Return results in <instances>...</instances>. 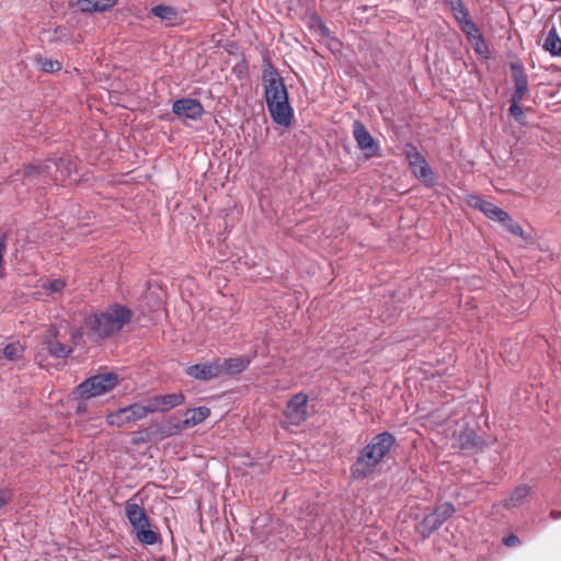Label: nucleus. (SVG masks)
Here are the masks:
<instances>
[{
    "instance_id": "nucleus-14",
    "label": "nucleus",
    "mask_w": 561,
    "mask_h": 561,
    "mask_svg": "<svg viewBox=\"0 0 561 561\" xmlns=\"http://www.w3.org/2000/svg\"><path fill=\"white\" fill-rule=\"evenodd\" d=\"M220 376L224 375H236L250 365L251 359L247 356H238L231 358H216Z\"/></svg>"
},
{
    "instance_id": "nucleus-24",
    "label": "nucleus",
    "mask_w": 561,
    "mask_h": 561,
    "mask_svg": "<svg viewBox=\"0 0 561 561\" xmlns=\"http://www.w3.org/2000/svg\"><path fill=\"white\" fill-rule=\"evenodd\" d=\"M151 14L168 22H173L178 18V12L173 7L159 4L151 9Z\"/></svg>"
},
{
    "instance_id": "nucleus-17",
    "label": "nucleus",
    "mask_w": 561,
    "mask_h": 561,
    "mask_svg": "<svg viewBox=\"0 0 561 561\" xmlns=\"http://www.w3.org/2000/svg\"><path fill=\"white\" fill-rule=\"evenodd\" d=\"M511 70L515 84V91L512 99H515V101H523L528 91L527 75L525 73L523 66L519 64H512Z\"/></svg>"
},
{
    "instance_id": "nucleus-12",
    "label": "nucleus",
    "mask_w": 561,
    "mask_h": 561,
    "mask_svg": "<svg viewBox=\"0 0 561 561\" xmlns=\"http://www.w3.org/2000/svg\"><path fill=\"white\" fill-rule=\"evenodd\" d=\"M184 394L179 393H170V394H161L149 398L145 405L148 414L156 412H167L175 407L181 405L184 402Z\"/></svg>"
},
{
    "instance_id": "nucleus-21",
    "label": "nucleus",
    "mask_w": 561,
    "mask_h": 561,
    "mask_svg": "<svg viewBox=\"0 0 561 561\" xmlns=\"http://www.w3.org/2000/svg\"><path fill=\"white\" fill-rule=\"evenodd\" d=\"M210 415V410L207 407H198L196 409H188L185 412V420L182 422L181 426H176L179 430L181 427H192L195 426L203 421H205Z\"/></svg>"
},
{
    "instance_id": "nucleus-23",
    "label": "nucleus",
    "mask_w": 561,
    "mask_h": 561,
    "mask_svg": "<svg viewBox=\"0 0 561 561\" xmlns=\"http://www.w3.org/2000/svg\"><path fill=\"white\" fill-rule=\"evenodd\" d=\"M442 524L440 520L435 516V514L432 512L428 515H426L422 522L417 526V531L421 534L422 537L426 538L432 533L440 528Z\"/></svg>"
},
{
    "instance_id": "nucleus-34",
    "label": "nucleus",
    "mask_w": 561,
    "mask_h": 561,
    "mask_svg": "<svg viewBox=\"0 0 561 561\" xmlns=\"http://www.w3.org/2000/svg\"><path fill=\"white\" fill-rule=\"evenodd\" d=\"M7 251V238L5 236H2L0 238V277H3V270H4V253Z\"/></svg>"
},
{
    "instance_id": "nucleus-3",
    "label": "nucleus",
    "mask_w": 561,
    "mask_h": 561,
    "mask_svg": "<svg viewBox=\"0 0 561 561\" xmlns=\"http://www.w3.org/2000/svg\"><path fill=\"white\" fill-rule=\"evenodd\" d=\"M131 317L128 307L115 304L85 318L84 325L93 336L104 339L121 331Z\"/></svg>"
},
{
    "instance_id": "nucleus-31",
    "label": "nucleus",
    "mask_w": 561,
    "mask_h": 561,
    "mask_svg": "<svg viewBox=\"0 0 561 561\" xmlns=\"http://www.w3.org/2000/svg\"><path fill=\"white\" fill-rule=\"evenodd\" d=\"M469 42L471 43V45L473 46L474 51L478 55L483 56V57H488L489 48H488V46H486L482 35H479V36H477L474 38H471Z\"/></svg>"
},
{
    "instance_id": "nucleus-6",
    "label": "nucleus",
    "mask_w": 561,
    "mask_h": 561,
    "mask_svg": "<svg viewBox=\"0 0 561 561\" xmlns=\"http://www.w3.org/2000/svg\"><path fill=\"white\" fill-rule=\"evenodd\" d=\"M404 154L413 175L425 185L433 186L435 184L434 172L417 148L412 144H407L404 147Z\"/></svg>"
},
{
    "instance_id": "nucleus-38",
    "label": "nucleus",
    "mask_w": 561,
    "mask_h": 561,
    "mask_svg": "<svg viewBox=\"0 0 561 561\" xmlns=\"http://www.w3.org/2000/svg\"><path fill=\"white\" fill-rule=\"evenodd\" d=\"M81 336H82V332L81 331H76L75 333H72L71 339H72L73 343H77V341L79 339H81Z\"/></svg>"
},
{
    "instance_id": "nucleus-15",
    "label": "nucleus",
    "mask_w": 561,
    "mask_h": 561,
    "mask_svg": "<svg viewBox=\"0 0 561 561\" xmlns=\"http://www.w3.org/2000/svg\"><path fill=\"white\" fill-rule=\"evenodd\" d=\"M190 377L199 380H210L220 376L216 358L213 362L192 365L186 369Z\"/></svg>"
},
{
    "instance_id": "nucleus-36",
    "label": "nucleus",
    "mask_w": 561,
    "mask_h": 561,
    "mask_svg": "<svg viewBox=\"0 0 561 561\" xmlns=\"http://www.w3.org/2000/svg\"><path fill=\"white\" fill-rule=\"evenodd\" d=\"M10 501V494L5 490H0V508H2Z\"/></svg>"
},
{
    "instance_id": "nucleus-18",
    "label": "nucleus",
    "mask_w": 561,
    "mask_h": 561,
    "mask_svg": "<svg viewBox=\"0 0 561 561\" xmlns=\"http://www.w3.org/2000/svg\"><path fill=\"white\" fill-rule=\"evenodd\" d=\"M266 104L283 102L288 100L287 89L282 79H271L265 87Z\"/></svg>"
},
{
    "instance_id": "nucleus-1",
    "label": "nucleus",
    "mask_w": 561,
    "mask_h": 561,
    "mask_svg": "<svg viewBox=\"0 0 561 561\" xmlns=\"http://www.w3.org/2000/svg\"><path fill=\"white\" fill-rule=\"evenodd\" d=\"M73 169L75 165L69 158L48 159L43 163H32L25 167L23 181L28 187L44 190L51 183H62L71 176Z\"/></svg>"
},
{
    "instance_id": "nucleus-32",
    "label": "nucleus",
    "mask_w": 561,
    "mask_h": 561,
    "mask_svg": "<svg viewBox=\"0 0 561 561\" xmlns=\"http://www.w3.org/2000/svg\"><path fill=\"white\" fill-rule=\"evenodd\" d=\"M512 234L518 236L525 239L524 230L522 226L515 221L512 220L510 217L508 220H506V224H502Z\"/></svg>"
},
{
    "instance_id": "nucleus-4",
    "label": "nucleus",
    "mask_w": 561,
    "mask_h": 561,
    "mask_svg": "<svg viewBox=\"0 0 561 561\" xmlns=\"http://www.w3.org/2000/svg\"><path fill=\"white\" fill-rule=\"evenodd\" d=\"M125 514L139 542L147 546L157 543L159 539L158 533L150 529V523L146 512L134 499L126 501Z\"/></svg>"
},
{
    "instance_id": "nucleus-11",
    "label": "nucleus",
    "mask_w": 561,
    "mask_h": 561,
    "mask_svg": "<svg viewBox=\"0 0 561 561\" xmlns=\"http://www.w3.org/2000/svg\"><path fill=\"white\" fill-rule=\"evenodd\" d=\"M172 112L181 119L198 121L204 114V107L195 99L183 98L173 103Z\"/></svg>"
},
{
    "instance_id": "nucleus-8",
    "label": "nucleus",
    "mask_w": 561,
    "mask_h": 561,
    "mask_svg": "<svg viewBox=\"0 0 561 561\" xmlns=\"http://www.w3.org/2000/svg\"><path fill=\"white\" fill-rule=\"evenodd\" d=\"M148 415L145 404L135 403L107 414L106 421L110 425L122 427L126 424L139 421Z\"/></svg>"
},
{
    "instance_id": "nucleus-29",
    "label": "nucleus",
    "mask_w": 561,
    "mask_h": 561,
    "mask_svg": "<svg viewBox=\"0 0 561 561\" xmlns=\"http://www.w3.org/2000/svg\"><path fill=\"white\" fill-rule=\"evenodd\" d=\"M450 8L455 19H463L468 15V10L463 5L462 0H444Z\"/></svg>"
},
{
    "instance_id": "nucleus-16",
    "label": "nucleus",
    "mask_w": 561,
    "mask_h": 561,
    "mask_svg": "<svg viewBox=\"0 0 561 561\" xmlns=\"http://www.w3.org/2000/svg\"><path fill=\"white\" fill-rule=\"evenodd\" d=\"M268 112L273 121L280 126L288 127L291 124L293 108L288 100L277 103L267 104Z\"/></svg>"
},
{
    "instance_id": "nucleus-13",
    "label": "nucleus",
    "mask_w": 561,
    "mask_h": 561,
    "mask_svg": "<svg viewBox=\"0 0 561 561\" xmlns=\"http://www.w3.org/2000/svg\"><path fill=\"white\" fill-rule=\"evenodd\" d=\"M470 205L482 211L491 220L506 224V220L510 219V215L505 210L479 196H471Z\"/></svg>"
},
{
    "instance_id": "nucleus-26",
    "label": "nucleus",
    "mask_w": 561,
    "mask_h": 561,
    "mask_svg": "<svg viewBox=\"0 0 561 561\" xmlns=\"http://www.w3.org/2000/svg\"><path fill=\"white\" fill-rule=\"evenodd\" d=\"M457 22L459 23L461 31L466 34L468 41L481 35L476 23L469 18V14L463 19H457Z\"/></svg>"
},
{
    "instance_id": "nucleus-19",
    "label": "nucleus",
    "mask_w": 561,
    "mask_h": 561,
    "mask_svg": "<svg viewBox=\"0 0 561 561\" xmlns=\"http://www.w3.org/2000/svg\"><path fill=\"white\" fill-rule=\"evenodd\" d=\"M530 494V488L523 484L514 489L511 494L502 501L505 508H517L522 506Z\"/></svg>"
},
{
    "instance_id": "nucleus-30",
    "label": "nucleus",
    "mask_w": 561,
    "mask_h": 561,
    "mask_svg": "<svg viewBox=\"0 0 561 561\" xmlns=\"http://www.w3.org/2000/svg\"><path fill=\"white\" fill-rule=\"evenodd\" d=\"M36 61L39 68L45 72L51 73L61 70V64L58 60L39 57Z\"/></svg>"
},
{
    "instance_id": "nucleus-9",
    "label": "nucleus",
    "mask_w": 561,
    "mask_h": 561,
    "mask_svg": "<svg viewBox=\"0 0 561 561\" xmlns=\"http://www.w3.org/2000/svg\"><path fill=\"white\" fill-rule=\"evenodd\" d=\"M353 137L366 158L379 157L380 147L360 121L353 123Z\"/></svg>"
},
{
    "instance_id": "nucleus-28",
    "label": "nucleus",
    "mask_w": 561,
    "mask_h": 561,
    "mask_svg": "<svg viewBox=\"0 0 561 561\" xmlns=\"http://www.w3.org/2000/svg\"><path fill=\"white\" fill-rule=\"evenodd\" d=\"M65 280L60 279V278H55V279H42L41 280V287L46 290L48 294H56V293H60L64 288H65Z\"/></svg>"
},
{
    "instance_id": "nucleus-35",
    "label": "nucleus",
    "mask_w": 561,
    "mask_h": 561,
    "mask_svg": "<svg viewBox=\"0 0 561 561\" xmlns=\"http://www.w3.org/2000/svg\"><path fill=\"white\" fill-rule=\"evenodd\" d=\"M503 543L507 547H516L520 543V540L515 535H510L503 539Z\"/></svg>"
},
{
    "instance_id": "nucleus-27",
    "label": "nucleus",
    "mask_w": 561,
    "mask_h": 561,
    "mask_svg": "<svg viewBox=\"0 0 561 561\" xmlns=\"http://www.w3.org/2000/svg\"><path fill=\"white\" fill-rule=\"evenodd\" d=\"M456 510L454 505L449 502L443 503L442 505L437 506L434 510L435 516L440 520V524L443 525L447 519H449L454 514Z\"/></svg>"
},
{
    "instance_id": "nucleus-2",
    "label": "nucleus",
    "mask_w": 561,
    "mask_h": 561,
    "mask_svg": "<svg viewBox=\"0 0 561 561\" xmlns=\"http://www.w3.org/2000/svg\"><path fill=\"white\" fill-rule=\"evenodd\" d=\"M396 443L394 436L383 432L375 437L358 453L356 461L351 467L354 479H365L371 474Z\"/></svg>"
},
{
    "instance_id": "nucleus-25",
    "label": "nucleus",
    "mask_w": 561,
    "mask_h": 561,
    "mask_svg": "<svg viewBox=\"0 0 561 561\" xmlns=\"http://www.w3.org/2000/svg\"><path fill=\"white\" fill-rule=\"evenodd\" d=\"M25 347L19 342H12L4 346L3 356L4 358L15 362L23 357Z\"/></svg>"
},
{
    "instance_id": "nucleus-20",
    "label": "nucleus",
    "mask_w": 561,
    "mask_h": 561,
    "mask_svg": "<svg viewBox=\"0 0 561 561\" xmlns=\"http://www.w3.org/2000/svg\"><path fill=\"white\" fill-rule=\"evenodd\" d=\"M541 46L552 56L561 55V38L559 37L558 30L554 25L542 35Z\"/></svg>"
},
{
    "instance_id": "nucleus-7",
    "label": "nucleus",
    "mask_w": 561,
    "mask_h": 561,
    "mask_svg": "<svg viewBox=\"0 0 561 561\" xmlns=\"http://www.w3.org/2000/svg\"><path fill=\"white\" fill-rule=\"evenodd\" d=\"M57 329L51 327L47 332L43 335L42 347L37 352L36 360L42 364L48 356L55 358H66L72 352V348L58 342L56 340Z\"/></svg>"
},
{
    "instance_id": "nucleus-5",
    "label": "nucleus",
    "mask_w": 561,
    "mask_h": 561,
    "mask_svg": "<svg viewBox=\"0 0 561 561\" xmlns=\"http://www.w3.org/2000/svg\"><path fill=\"white\" fill-rule=\"evenodd\" d=\"M118 381L119 377L115 373L99 374L82 381L77 390L80 397L90 399L111 391Z\"/></svg>"
},
{
    "instance_id": "nucleus-22",
    "label": "nucleus",
    "mask_w": 561,
    "mask_h": 561,
    "mask_svg": "<svg viewBox=\"0 0 561 561\" xmlns=\"http://www.w3.org/2000/svg\"><path fill=\"white\" fill-rule=\"evenodd\" d=\"M77 3L82 12H103L113 8L117 0H78Z\"/></svg>"
},
{
    "instance_id": "nucleus-33",
    "label": "nucleus",
    "mask_w": 561,
    "mask_h": 561,
    "mask_svg": "<svg viewBox=\"0 0 561 561\" xmlns=\"http://www.w3.org/2000/svg\"><path fill=\"white\" fill-rule=\"evenodd\" d=\"M520 101H515V99H512V104L510 106V114L517 121L522 122L524 119V112L522 107L519 106Z\"/></svg>"
},
{
    "instance_id": "nucleus-10",
    "label": "nucleus",
    "mask_w": 561,
    "mask_h": 561,
    "mask_svg": "<svg viewBox=\"0 0 561 561\" xmlns=\"http://www.w3.org/2000/svg\"><path fill=\"white\" fill-rule=\"evenodd\" d=\"M308 401L309 398L304 392L295 394L288 401L285 410V417L289 424L298 426L307 420Z\"/></svg>"
},
{
    "instance_id": "nucleus-37",
    "label": "nucleus",
    "mask_w": 561,
    "mask_h": 561,
    "mask_svg": "<svg viewBox=\"0 0 561 561\" xmlns=\"http://www.w3.org/2000/svg\"><path fill=\"white\" fill-rule=\"evenodd\" d=\"M319 30H320L321 35L329 36V34H330L329 28L321 22H319Z\"/></svg>"
}]
</instances>
